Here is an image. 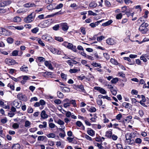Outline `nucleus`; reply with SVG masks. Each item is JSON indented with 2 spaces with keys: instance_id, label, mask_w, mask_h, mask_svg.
<instances>
[{
  "instance_id": "obj_1",
  "label": "nucleus",
  "mask_w": 149,
  "mask_h": 149,
  "mask_svg": "<svg viewBox=\"0 0 149 149\" xmlns=\"http://www.w3.org/2000/svg\"><path fill=\"white\" fill-rule=\"evenodd\" d=\"M148 24L145 22H143L139 28V30L143 34H145L148 31V29L147 27Z\"/></svg>"
},
{
  "instance_id": "obj_3",
  "label": "nucleus",
  "mask_w": 149,
  "mask_h": 149,
  "mask_svg": "<svg viewBox=\"0 0 149 149\" xmlns=\"http://www.w3.org/2000/svg\"><path fill=\"white\" fill-rule=\"evenodd\" d=\"M63 44L64 46H67L68 48L72 50L74 52H77V50L76 46L73 45L72 44L66 42H64Z\"/></svg>"
},
{
  "instance_id": "obj_30",
  "label": "nucleus",
  "mask_w": 149,
  "mask_h": 149,
  "mask_svg": "<svg viewBox=\"0 0 149 149\" xmlns=\"http://www.w3.org/2000/svg\"><path fill=\"white\" fill-rule=\"evenodd\" d=\"M57 95L58 97L60 98H63L64 96L63 93L59 91L57 92Z\"/></svg>"
},
{
  "instance_id": "obj_49",
  "label": "nucleus",
  "mask_w": 149,
  "mask_h": 149,
  "mask_svg": "<svg viewBox=\"0 0 149 149\" xmlns=\"http://www.w3.org/2000/svg\"><path fill=\"white\" fill-rule=\"evenodd\" d=\"M31 123L28 120H26L25 122V126L26 127H28L30 126Z\"/></svg>"
},
{
  "instance_id": "obj_24",
  "label": "nucleus",
  "mask_w": 149,
  "mask_h": 149,
  "mask_svg": "<svg viewBox=\"0 0 149 149\" xmlns=\"http://www.w3.org/2000/svg\"><path fill=\"white\" fill-rule=\"evenodd\" d=\"M122 105L126 108L130 109L131 107L130 104L129 103L124 102L122 103Z\"/></svg>"
},
{
  "instance_id": "obj_54",
  "label": "nucleus",
  "mask_w": 149,
  "mask_h": 149,
  "mask_svg": "<svg viewBox=\"0 0 149 149\" xmlns=\"http://www.w3.org/2000/svg\"><path fill=\"white\" fill-rule=\"evenodd\" d=\"M38 60L40 62H43L45 61V58L42 57H38Z\"/></svg>"
},
{
  "instance_id": "obj_35",
  "label": "nucleus",
  "mask_w": 149,
  "mask_h": 149,
  "mask_svg": "<svg viewBox=\"0 0 149 149\" xmlns=\"http://www.w3.org/2000/svg\"><path fill=\"white\" fill-rule=\"evenodd\" d=\"M43 73L48 76H50V77L51 78L54 77V75H53L52 73L51 72L46 71L43 72Z\"/></svg>"
},
{
  "instance_id": "obj_23",
  "label": "nucleus",
  "mask_w": 149,
  "mask_h": 149,
  "mask_svg": "<svg viewBox=\"0 0 149 149\" xmlns=\"http://www.w3.org/2000/svg\"><path fill=\"white\" fill-rule=\"evenodd\" d=\"M63 92H69L70 91V89L66 87H60Z\"/></svg>"
},
{
  "instance_id": "obj_44",
  "label": "nucleus",
  "mask_w": 149,
  "mask_h": 149,
  "mask_svg": "<svg viewBox=\"0 0 149 149\" xmlns=\"http://www.w3.org/2000/svg\"><path fill=\"white\" fill-rule=\"evenodd\" d=\"M118 79L117 78H113L111 81V82L112 84H116L118 81Z\"/></svg>"
},
{
  "instance_id": "obj_7",
  "label": "nucleus",
  "mask_w": 149,
  "mask_h": 149,
  "mask_svg": "<svg viewBox=\"0 0 149 149\" xmlns=\"http://www.w3.org/2000/svg\"><path fill=\"white\" fill-rule=\"evenodd\" d=\"M12 32L10 31L2 28L1 34L4 36H9L11 34Z\"/></svg>"
},
{
  "instance_id": "obj_8",
  "label": "nucleus",
  "mask_w": 149,
  "mask_h": 149,
  "mask_svg": "<svg viewBox=\"0 0 149 149\" xmlns=\"http://www.w3.org/2000/svg\"><path fill=\"white\" fill-rule=\"evenodd\" d=\"M11 1L10 0L3 1L0 2V7H4L10 4Z\"/></svg>"
},
{
  "instance_id": "obj_37",
  "label": "nucleus",
  "mask_w": 149,
  "mask_h": 149,
  "mask_svg": "<svg viewBox=\"0 0 149 149\" xmlns=\"http://www.w3.org/2000/svg\"><path fill=\"white\" fill-rule=\"evenodd\" d=\"M69 103L70 104H72L74 107H76V102L75 100H70L69 101Z\"/></svg>"
},
{
  "instance_id": "obj_58",
  "label": "nucleus",
  "mask_w": 149,
  "mask_h": 149,
  "mask_svg": "<svg viewBox=\"0 0 149 149\" xmlns=\"http://www.w3.org/2000/svg\"><path fill=\"white\" fill-rule=\"evenodd\" d=\"M122 17V15L121 13H119L117 14L116 16V18L117 19H120Z\"/></svg>"
},
{
  "instance_id": "obj_10",
  "label": "nucleus",
  "mask_w": 149,
  "mask_h": 149,
  "mask_svg": "<svg viewBox=\"0 0 149 149\" xmlns=\"http://www.w3.org/2000/svg\"><path fill=\"white\" fill-rule=\"evenodd\" d=\"M42 38L44 40L47 41L49 42L53 40L52 38L49 36L46 35H44L42 36Z\"/></svg>"
},
{
  "instance_id": "obj_17",
  "label": "nucleus",
  "mask_w": 149,
  "mask_h": 149,
  "mask_svg": "<svg viewBox=\"0 0 149 149\" xmlns=\"http://www.w3.org/2000/svg\"><path fill=\"white\" fill-rule=\"evenodd\" d=\"M87 133L91 136H93L95 134V131L91 128H88L87 131Z\"/></svg>"
},
{
  "instance_id": "obj_46",
  "label": "nucleus",
  "mask_w": 149,
  "mask_h": 149,
  "mask_svg": "<svg viewBox=\"0 0 149 149\" xmlns=\"http://www.w3.org/2000/svg\"><path fill=\"white\" fill-rule=\"evenodd\" d=\"M19 126V125L17 123H14L12 125V127L14 129L18 128Z\"/></svg>"
},
{
  "instance_id": "obj_16",
  "label": "nucleus",
  "mask_w": 149,
  "mask_h": 149,
  "mask_svg": "<svg viewBox=\"0 0 149 149\" xmlns=\"http://www.w3.org/2000/svg\"><path fill=\"white\" fill-rule=\"evenodd\" d=\"M56 5V4L55 3L50 4L47 6V8L49 10L55 9V6Z\"/></svg>"
},
{
  "instance_id": "obj_25",
  "label": "nucleus",
  "mask_w": 149,
  "mask_h": 149,
  "mask_svg": "<svg viewBox=\"0 0 149 149\" xmlns=\"http://www.w3.org/2000/svg\"><path fill=\"white\" fill-rule=\"evenodd\" d=\"M110 62L112 64L115 65L119 64L117 61L116 59L113 58H111L110 60Z\"/></svg>"
},
{
  "instance_id": "obj_11",
  "label": "nucleus",
  "mask_w": 149,
  "mask_h": 149,
  "mask_svg": "<svg viewBox=\"0 0 149 149\" xmlns=\"http://www.w3.org/2000/svg\"><path fill=\"white\" fill-rule=\"evenodd\" d=\"M51 61H45V65L48 67V68L50 70H53V68L52 65L51 63Z\"/></svg>"
},
{
  "instance_id": "obj_51",
  "label": "nucleus",
  "mask_w": 149,
  "mask_h": 149,
  "mask_svg": "<svg viewBox=\"0 0 149 149\" xmlns=\"http://www.w3.org/2000/svg\"><path fill=\"white\" fill-rule=\"evenodd\" d=\"M111 91L112 94L114 95H116L117 94V91L114 88L111 89Z\"/></svg>"
},
{
  "instance_id": "obj_6",
  "label": "nucleus",
  "mask_w": 149,
  "mask_h": 149,
  "mask_svg": "<svg viewBox=\"0 0 149 149\" xmlns=\"http://www.w3.org/2000/svg\"><path fill=\"white\" fill-rule=\"evenodd\" d=\"M59 25L64 31H67L69 28V26L66 23H62L59 24Z\"/></svg>"
},
{
  "instance_id": "obj_45",
  "label": "nucleus",
  "mask_w": 149,
  "mask_h": 149,
  "mask_svg": "<svg viewBox=\"0 0 149 149\" xmlns=\"http://www.w3.org/2000/svg\"><path fill=\"white\" fill-rule=\"evenodd\" d=\"M135 142L136 143L140 144L142 142V140L140 138H137L135 139Z\"/></svg>"
},
{
  "instance_id": "obj_15",
  "label": "nucleus",
  "mask_w": 149,
  "mask_h": 149,
  "mask_svg": "<svg viewBox=\"0 0 149 149\" xmlns=\"http://www.w3.org/2000/svg\"><path fill=\"white\" fill-rule=\"evenodd\" d=\"M106 42L109 45H113L115 43L113 39L112 38H109L106 40Z\"/></svg>"
},
{
  "instance_id": "obj_53",
  "label": "nucleus",
  "mask_w": 149,
  "mask_h": 149,
  "mask_svg": "<svg viewBox=\"0 0 149 149\" xmlns=\"http://www.w3.org/2000/svg\"><path fill=\"white\" fill-rule=\"evenodd\" d=\"M55 39L56 40L59 42H62L63 41V39L61 37H55Z\"/></svg>"
},
{
  "instance_id": "obj_19",
  "label": "nucleus",
  "mask_w": 149,
  "mask_h": 149,
  "mask_svg": "<svg viewBox=\"0 0 149 149\" xmlns=\"http://www.w3.org/2000/svg\"><path fill=\"white\" fill-rule=\"evenodd\" d=\"M75 87L77 88L80 89L81 90L82 92H84V93H85V90L84 89V86L82 84L75 85Z\"/></svg>"
},
{
  "instance_id": "obj_61",
  "label": "nucleus",
  "mask_w": 149,
  "mask_h": 149,
  "mask_svg": "<svg viewBox=\"0 0 149 149\" xmlns=\"http://www.w3.org/2000/svg\"><path fill=\"white\" fill-rule=\"evenodd\" d=\"M57 123L59 125H63L64 124V122L60 119L58 120Z\"/></svg>"
},
{
  "instance_id": "obj_57",
  "label": "nucleus",
  "mask_w": 149,
  "mask_h": 149,
  "mask_svg": "<svg viewBox=\"0 0 149 149\" xmlns=\"http://www.w3.org/2000/svg\"><path fill=\"white\" fill-rule=\"evenodd\" d=\"M105 5L106 6L108 7H110L111 6V4L110 2L107 0H106L105 1Z\"/></svg>"
},
{
  "instance_id": "obj_60",
  "label": "nucleus",
  "mask_w": 149,
  "mask_h": 149,
  "mask_svg": "<svg viewBox=\"0 0 149 149\" xmlns=\"http://www.w3.org/2000/svg\"><path fill=\"white\" fill-rule=\"evenodd\" d=\"M23 79L24 80L27 81L30 80V78L27 76H24L23 77Z\"/></svg>"
},
{
  "instance_id": "obj_52",
  "label": "nucleus",
  "mask_w": 149,
  "mask_h": 149,
  "mask_svg": "<svg viewBox=\"0 0 149 149\" xmlns=\"http://www.w3.org/2000/svg\"><path fill=\"white\" fill-rule=\"evenodd\" d=\"M59 26H60L59 24L55 25L53 27V29L54 30L57 31L58 29Z\"/></svg>"
},
{
  "instance_id": "obj_33",
  "label": "nucleus",
  "mask_w": 149,
  "mask_h": 149,
  "mask_svg": "<svg viewBox=\"0 0 149 149\" xmlns=\"http://www.w3.org/2000/svg\"><path fill=\"white\" fill-rule=\"evenodd\" d=\"M97 6V3L94 1L91 2L89 5L90 7L92 8L95 7Z\"/></svg>"
},
{
  "instance_id": "obj_50",
  "label": "nucleus",
  "mask_w": 149,
  "mask_h": 149,
  "mask_svg": "<svg viewBox=\"0 0 149 149\" xmlns=\"http://www.w3.org/2000/svg\"><path fill=\"white\" fill-rule=\"evenodd\" d=\"M18 52L17 50L13 51L12 52V55L13 56H17Z\"/></svg>"
},
{
  "instance_id": "obj_32",
  "label": "nucleus",
  "mask_w": 149,
  "mask_h": 149,
  "mask_svg": "<svg viewBox=\"0 0 149 149\" xmlns=\"http://www.w3.org/2000/svg\"><path fill=\"white\" fill-rule=\"evenodd\" d=\"M20 146L19 144H16L13 145L12 146V149H19Z\"/></svg>"
},
{
  "instance_id": "obj_42",
  "label": "nucleus",
  "mask_w": 149,
  "mask_h": 149,
  "mask_svg": "<svg viewBox=\"0 0 149 149\" xmlns=\"http://www.w3.org/2000/svg\"><path fill=\"white\" fill-rule=\"evenodd\" d=\"M12 60H11L9 59H6L5 60V62L9 65H12Z\"/></svg>"
},
{
  "instance_id": "obj_9",
  "label": "nucleus",
  "mask_w": 149,
  "mask_h": 149,
  "mask_svg": "<svg viewBox=\"0 0 149 149\" xmlns=\"http://www.w3.org/2000/svg\"><path fill=\"white\" fill-rule=\"evenodd\" d=\"M95 90L99 91L101 93L104 94L107 93L106 91L102 88L100 87L95 86L94 87Z\"/></svg>"
},
{
  "instance_id": "obj_38",
  "label": "nucleus",
  "mask_w": 149,
  "mask_h": 149,
  "mask_svg": "<svg viewBox=\"0 0 149 149\" xmlns=\"http://www.w3.org/2000/svg\"><path fill=\"white\" fill-rule=\"evenodd\" d=\"M90 112H95L96 111V109L95 108L93 107H91L89 109H87Z\"/></svg>"
},
{
  "instance_id": "obj_12",
  "label": "nucleus",
  "mask_w": 149,
  "mask_h": 149,
  "mask_svg": "<svg viewBox=\"0 0 149 149\" xmlns=\"http://www.w3.org/2000/svg\"><path fill=\"white\" fill-rule=\"evenodd\" d=\"M51 51L53 53L60 54H61V51L59 49L55 48H52L51 49Z\"/></svg>"
},
{
  "instance_id": "obj_64",
  "label": "nucleus",
  "mask_w": 149,
  "mask_h": 149,
  "mask_svg": "<svg viewBox=\"0 0 149 149\" xmlns=\"http://www.w3.org/2000/svg\"><path fill=\"white\" fill-rule=\"evenodd\" d=\"M116 146L117 149H123L122 145L120 144H117Z\"/></svg>"
},
{
  "instance_id": "obj_47",
  "label": "nucleus",
  "mask_w": 149,
  "mask_h": 149,
  "mask_svg": "<svg viewBox=\"0 0 149 149\" xmlns=\"http://www.w3.org/2000/svg\"><path fill=\"white\" fill-rule=\"evenodd\" d=\"M63 6V5L62 3H60L57 6H55V9H58L62 8Z\"/></svg>"
},
{
  "instance_id": "obj_41",
  "label": "nucleus",
  "mask_w": 149,
  "mask_h": 149,
  "mask_svg": "<svg viewBox=\"0 0 149 149\" xmlns=\"http://www.w3.org/2000/svg\"><path fill=\"white\" fill-rule=\"evenodd\" d=\"M46 138V137L45 136H39L38 137V139L39 141H43Z\"/></svg>"
},
{
  "instance_id": "obj_14",
  "label": "nucleus",
  "mask_w": 149,
  "mask_h": 149,
  "mask_svg": "<svg viewBox=\"0 0 149 149\" xmlns=\"http://www.w3.org/2000/svg\"><path fill=\"white\" fill-rule=\"evenodd\" d=\"M123 59L127 61H128L127 63L130 65H132L134 64V61L132 60V61L128 57H124L123 58Z\"/></svg>"
},
{
  "instance_id": "obj_4",
  "label": "nucleus",
  "mask_w": 149,
  "mask_h": 149,
  "mask_svg": "<svg viewBox=\"0 0 149 149\" xmlns=\"http://www.w3.org/2000/svg\"><path fill=\"white\" fill-rule=\"evenodd\" d=\"M126 140L128 144H132L134 143L133 139H132L131 135L130 133H127L125 134Z\"/></svg>"
},
{
  "instance_id": "obj_27",
  "label": "nucleus",
  "mask_w": 149,
  "mask_h": 149,
  "mask_svg": "<svg viewBox=\"0 0 149 149\" xmlns=\"http://www.w3.org/2000/svg\"><path fill=\"white\" fill-rule=\"evenodd\" d=\"M91 65L95 67H98L100 68H102V67L100 63H96L94 62L91 63Z\"/></svg>"
},
{
  "instance_id": "obj_36",
  "label": "nucleus",
  "mask_w": 149,
  "mask_h": 149,
  "mask_svg": "<svg viewBox=\"0 0 149 149\" xmlns=\"http://www.w3.org/2000/svg\"><path fill=\"white\" fill-rule=\"evenodd\" d=\"M144 54H143L140 57V59L141 60H143L144 62H146L147 60L146 58V56H145Z\"/></svg>"
},
{
  "instance_id": "obj_29",
  "label": "nucleus",
  "mask_w": 149,
  "mask_h": 149,
  "mask_svg": "<svg viewBox=\"0 0 149 149\" xmlns=\"http://www.w3.org/2000/svg\"><path fill=\"white\" fill-rule=\"evenodd\" d=\"M77 6V5L75 3H73L72 4H71L70 5V7L73 8L75 9V10H77V9L79 8H80V6H78L76 8H75V7H76Z\"/></svg>"
},
{
  "instance_id": "obj_56",
  "label": "nucleus",
  "mask_w": 149,
  "mask_h": 149,
  "mask_svg": "<svg viewBox=\"0 0 149 149\" xmlns=\"http://www.w3.org/2000/svg\"><path fill=\"white\" fill-rule=\"evenodd\" d=\"M104 38V36H101L97 38V40L98 41L100 42Z\"/></svg>"
},
{
  "instance_id": "obj_34",
  "label": "nucleus",
  "mask_w": 149,
  "mask_h": 149,
  "mask_svg": "<svg viewBox=\"0 0 149 149\" xmlns=\"http://www.w3.org/2000/svg\"><path fill=\"white\" fill-rule=\"evenodd\" d=\"M46 136L48 138H54L56 136L55 134L53 133H50L47 134Z\"/></svg>"
},
{
  "instance_id": "obj_2",
  "label": "nucleus",
  "mask_w": 149,
  "mask_h": 149,
  "mask_svg": "<svg viewBox=\"0 0 149 149\" xmlns=\"http://www.w3.org/2000/svg\"><path fill=\"white\" fill-rule=\"evenodd\" d=\"M35 17V13L32 12L29 14L27 17L24 19V22L26 23H30L34 19Z\"/></svg>"
},
{
  "instance_id": "obj_43",
  "label": "nucleus",
  "mask_w": 149,
  "mask_h": 149,
  "mask_svg": "<svg viewBox=\"0 0 149 149\" xmlns=\"http://www.w3.org/2000/svg\"><path fill=\"white\" fill-rule=\"evenodd\" d=\"M39 30V29L38 27H36L31 30L32 32L34 33H36Z\"/></svg>"
},
{
  "instance_id": "obj_21",
  "label": "nucleus",
  "mask_w": 149,
  "mask_h": 149,
  "mask_svg": "<svg viewBox=\"0 0 149 149\" xmlns=\"http://www.w3.org/2000/svg\"><path fill=\"white\" fill-rule=\"evenodd\" d=\"M112 22V20L111 19H110L107 22L103 23L102 25L103 26H107L110 25Z\"/></svg>"
},
{
  "instance_id": "obj_63",
  "label": "nucleus",
  "mask_w": 149,
  "mask_h": 149,
  "mask_svg": "<svg viewBox=\"0 0 149 149\" xmlns=\"http://www.w3.org/2000/svg\"><path fill=\"white\" fill-rule=\"evenodd\" d=\"M122 117V115L121 113L118 114L116 117V118L118 120H120Z\"/></svg>"
},
{
  "instance_id": "obj_20",
  "label": "nucleus",
  "mask_w": 149,
  "mask_h": 149,
  "mask_svg": "<svg viewBox=\"0 0 149 149\" xmlns=\"http://www.w3.org/2000/svg\"><path fill=\"white\" fill-rule=\"evenodd\" d=\"M112 132L111 131H107L106 133L105 136L108 138H110L112 136Z\"/></svg>"
},
{
  "instance_id": "obj_5",
  "label": "nucleus",
  "mask_w": 149,
  "mask_h": 149,
  "mask_svg": "<svg viewBox=\"0 0 149 149\" xmlns=\"http://www.w3.org/2000/svg\"><path fill=\"white\" fill-rule=\"evenodd\" d=\"M49 25V21L47 20H45L41 22L38 25V26L42 28H44L47 27Z\"/></svg>"
},
{
  "instance_id": "obj_13",
  "label": "nucleus",
  "mask_w": 149,
  "mask_h": 149,
  "mask_svg": "<svg viewBox=\"0 0 149 149\" xmlns=\"http://www.w3.org/2000/svg\"><path fill=\"white\" fill-rule=\"evenodd\" d=\"M40 116L41 118L43 119L47 118L48 117V115L46 114V111L44 110L42 111Z\"/></svg>"
},
{
  "instance_id": "obj_55",
  "label": "nucleus",
  "mask_w": 149,
  "mask_h": 149,
  "mask_svg": "<svg viewBox=\"0 0 149 149\" xmlns=\"http://www.w3.org/2000/svg\"><path fill=\"white\" fill-rule=\"evenodd\" d=\"M97 102L98 105L101 106L102 104V101L101 99H97Z\"/></svg>"
},
{
  "instance_id": "obj_26",
  "label": "nucleus",
  "mask_w": 149,
  "mask_h": 149,
  "mask_svg": "<svg viewBox=\"0 0 149 149\" xmlns=\"http://www.w3.org/2000/svg\"><path fill=\"white\" fill-rule=\"evenodd\" d=\"M28 67L22 66L20 68V70L23 72H26L28 71Z\"/></svg>"
},
{
  "instance_id": "obj_22",
  "label": "nucleus",
  "mask_w": 149,
  "mask_h": 149,
  "mask_svg": "<svg viewBox=\"0 0 149 149\" xmlns=\"http://www.w3.org/2000/svg\"><path fill=\"white\" fill-rule=\"evenodd\" d=\"M13 104L14 106L17 108H19L20 107L21 105L19 102H18L17 101H15L13 102Z\"/></svg>"
},
{
  "instance_id": "obj_28",
  "label": "nucleus",
  "mask_w": 149,
  "mask_h": 149,
  "mask_svg": "<svg viewBox=\"0 0 149 149\" xmlns=\"http://www.w3.org/2000/svg\"><path fill=\"white\" fill-rule=\"evenodd\" d=\"M21 19L19 17H16L13 19V21L15 22H19L21 21Z\"/></svg>"
},
{
  "instance_id": "obj_31",
  "label": "nucleus",
  "mask_w": 149,
  "mask_h": 149,
  "mask_svg": "<svg viewBox=\"0 0 149 149\" xmlns=\"http://www.w3.org/2000/svg\"><path fill=\"white\" fill-rule=\"evenodd\" d=\"M43 125H40L39 127L40 128H46L47 127V123L45 122H43L42 123Z\"/></svg>"
},
{
  "instance_id": "obj_18",
  "label": "nucleus",
  "mask_w": 149,
  "mask_h": 149,
  "mask_svg": "<svg viewBox=\"0 0 149 149\" xmlns=\"http://www.w3.org/2000/svg\"><path fill=\"white\" fill-rule=\"evenodd\" d=\"M102 22L101 21H98L95 23H92L90 24V26L92 28H94L97 26L99 24V23Z\"/></svg>"
},
{
  "instance_id": "obj_40",
  "label": "nucleus",
  "mask_w": 149,
  "mask_h": 149,
  "mask_svg": "<svg viewBox=\"0 0 149 149\" xmlns=\"http://www.w3.org/2000/svg\"><path fill=\"white\" fill-rule=\"evenodd\" d=\"M13 39L12 38L10 37L8 38L7 40V42L9 44L12 43L13 42Z\"/></svg>"
},
{
  "instance_id": "obj_39",
  "label": "nucleus",
  "mask_w": 149,
  "mask_h": 149,
  "mask_svg": "<svg viewBox=\"0 0 149 149\" xmlns=\"http://www.w3.org/2000/svg\"><path fill=\"white\" fill-rule=\"evenodd\" d=\"M102 143L101 144H99L97 143H95V145L97 146L100 149H104V147L102 146Z\"/></svg>"
},
{
  "instance_id": "obj_48",
  "label": "nucleus",
  "mask_w": 149,
  "mask_h": 149,
  "mask_svg": "<svg viewBox=\"0 0 149 149\" xmlns=\"http://www.w3.org/2000/svg\"><path fill=\"white\" fill-rule=\"evenodd\" d=\"M27 112L28 113H31L33 112V109L32 108L30 107L27 109Z\"/></svg>"
},
{
  "instance_id": "obj_62",
  "label": "nucleus",
  "mask_w": 149,
  "mask_h": 149,
  "mask_svg": "<svg viewBox=\"0 0 149 149\" xmlns=\"http://www.w3.org/2000/svg\"><path fill=\"white\" fill-rule=\"evenodd\" d=\"M76 125L79 127H80L83 125L82 123L79 121H78L76 122Z\"/></svg>"
},
{
  "instance_id": "obj_59",
  "label": "nucleus",
  "mask_w": 149,
  "mask_h": 149,
  "mask_svg": "<svg viewBox=\"0 0 149 149\" xmlns=\"http://www.w3.org/2000/svg\"><path fill=\"white\" fill-rule=\"evenodd\" d=\"M61 76L62 78L66 80L67 79V75L64 73H62L61 74Z\"/></svg>"
}]
</instances>
